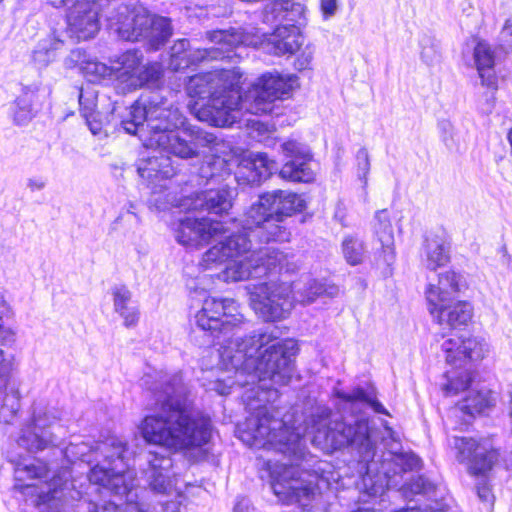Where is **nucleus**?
Wrapping results in <instances>:
<instances>
[{"label": "nucleus", "instance_id": "obj_21", "mask_svg": "<svg viewBox=\"0 0 512 512\" xmlns=\"http://www.w3.org/2000/svg\"><path fill=\"white\" fill-rule=\"evenodd\" d=\"M276 169L277 163L266 153H252L240 163L236 179L241 183L258 185L268 179Z\"/></svg>", "mask_w": 512, "mask_h": 512}, {"label": "nucleus", "instance_id": "obj_19", "mask_svg": "<svg viewBox=\"0 0 512 512\" xmlns=\"http://www.w3.org/2000/svg\"><path fill=\"white\" fill-rule=\"evenodd\" d=\"M89 451L101 454L105 461L111 464V467L116 464L125 467L124 460L128 451L127 443L116 436H111L106 441L98 443L95 448L90 447L86 443L71 444L66 448L67 455H73L84 461L91 462V459L88 457Z\"/></svg>", "mask_w": 512, "mask_h": 512}, {"label": "nucleus", "instance_id": "obj_13", "mask_svg": "<svg viewBox=\"0 0 512 512\" xmlns=\"http://www.w3.org/2000/svg\"><path fill=\"white\" fill-rule=\"evenodd\" d=\"M281 151L288 160L279 171L284 180L293 182H312L315 172L311 167L312 154L309 147L296 140H287L281 144Z\"/></svg>", "mask_w": 512, "mask_h": 512}, {"label": "nucleus", "instance_id": "obj_41", "mask_svg": "<svg viewBox=\"0 0 512 512\" xmlns=\"http://www.w3.org/2000/svg\"><path fill=\"white\" fill-rule=\"evenodd\" d=\"M14 488L19 489L22 493L26 495L34 496L35 493H37V497L33 500V503L36 506L48 504L51 502L52 504L49 505L50 510L48 512H62L58 508V503L55 502L57 493L56 490L50 491L49 489L47 492H37V489L31 484H16Z\"/></svg>", "mask_w": 512, "mask_h": 512}, {"label": "nucleus", "instance_id": "obj_11", "mask_svg": "<svg viewBox=\"0 0 512 512\" xmlns=\"http://www.w3.org/2000/svg\"><path fill=\"white\" fill-rule=\"evenodd\" d=\"M455 458L474 476H487L498 463L500 453L487 439L453 436L448 439Z\"/></svg>", "mask_w": 512, "mask_h": 512}, {"label": "nucleus", "instance_id": "obj_47", "mask_svg": "<svg viewBox=\"0 0 512 512\" xmlns=\"http://www.w3.org/2000/svg\"><path fill=\"white\" fill-rule=\"evenodd\" d=\"M433 489V485L422 476L413 478L409 483L400 487V492L405 498H411L418 494H427Z\"/></svg>", "mask_w": 512, "mask_h": 512}, {"label": "nucleus", "instance_id": "obj_62", "mask_svg": "<svg viewBox=\"0 0 512 512\" xmlns=\"http://www.w3.org/2000/svg\"><path fill=\"white\" fill-rule=\"evenodd\" d=\"M477 494L479 499L483 502H490L493 498L490 488L485 484L477 487Z\"/></svg>", "mask_w": 512, "mask_h": 512}, {"label": "nucleus", "instance_id": "obj_34", "mask_svg": "<svg viewBox=\"0 0 512 512\" xmlns=\"http://www.w3.org/2000/svg\"><path fill=\"white\" fill-rule=\"evenodd\" d=\"M336 396L342 401L343 409L355 410L363 405H368L376 413L388 414L385 407L378 400L361 388H356L350 393L336 391Z\"/></svg>", "mask_w": 512, "mask_h": 512}, {"label": "nucleus", "instance_id": "obj_40", "mask_svg": "<svg viewBox=\"0 0 512 512\" xmlns=\"http://www.w3.org/2000/svg\"><path fill=\"white\" fill-rule=\"evenodd\" d=\"M21 408V394L16 388L8 390L0 404L3 423L9 424L16 417Z\"/></svg>", "mask_w": 512, "mask_h": 512}, {"label": "nucleus", "instance_id": "obj_18", "mask_svg": "<svg viewBox=\"0 0 512 512\" xmlns=\"http://www.w3.org/2000/svg\"><path fill=\"white\" fill-rule=\"evenodd\" d=\"M117 32L127 41H137L147 35L151 22L150 12L142 5H120L117 9Z\"/></svg>", "mask_w": 512, "mask_h": 512}, {"label": "nucleus", "instance_id": "obj_63", "mask_svg": "<svg viewBox=\"0 0 512 512\" xmlns=\"http://www.w3.org/2000/svg\"><path fill=\"white\" fill-rule=\"evenodd\" d=\"M181 503L177 500L167 501L162 504L164 512H180Z\"/></svg>", "mask_w": 512, "mask_h": 512}, {"label": "nucleus", "instance_id": "obj_7", "mask_svg": "<svg viewBox=\"0 0 512 512\" xmlns=\"http://www.w3.org/2000/svg\"><path fill=\"white\" fill-rule=\"evenodd\" d=\"M250 247L251 240L246 234L229 235L204 253L200 265L204 269H212L226 263L217 277L225 282H237L250 278H262L275 270L283 261V254L272 247L254 251L242 260L228 261L229 258L247 252Z\"/></svg>", "mask_w": 512, "mask_h": 512}, {"label": "nucleus", "instance_id": "obj_64", "mask_svg": "<svg viewBox=\"0 0 512 512\" xmlns=\"http://www.w3.org/2000/svg\"><path fill=\"white\" fill-rule=\"evenodd\" d=\"M250 503L247 499H240L237 501L233 512H249Z\"/></svg>", "mask_w": 512, "mask_h": 512}, {"label": "nucleus", "instance_id": "obj_32", "mask_svg": "<svg viewBox=\"0 0 512 512\" xmlns=\"http://www.w3.org/2000/svg\"><path fill=\"white\" fill-rule=\"evenodd\" d=\"M451 366L452 369L444 374L445 382L441 384L442 391L446 396H454L466 391L473 380L472 371L465 368L464 365L456 362V365Z\"/></svg>", "mask_w": 512, "mask_h": 512}, {"label": "nucleus", "instance_id": "obj_2", "mask_svg": "<svg viewBox=\"0 0 512 512\" xmlns=\"http://www.w3.org/2000/svg\"><path fill=\"white\" fill-rule=\"evenodd\" d=\"M256 410L238 427L239 438L248 446L274 448L287 455L290 463H275L269 468L271 488L283 503L309 506L336 481L332 465L306 452L300 433L273 417L266 406Z\"/></svg>", "mask_w": 512, "mask_h": 512}, {"label": "nucleus", "instance_id": "obj_20", "mask_svg": "<svg viewBox=\"0 0 512 512\" xmlns=\"http://www.w3.org/2000/svg\"><path fill=\"white\" fill-rule=\"evenodd\" d=\"M148 466L143 474L149 488L158 494H167L172 489V459L164 454L149 451Z\"/></svg>", "mask_w": 512, "mask_h": 512}, {"label": "nucleus", "instance_id": "obj_17", "mask_svg": "<svg viewBox=\"0 0 512 512\" xmlns=\"http://www.w3.org/2000/svg\"><path fill=\"white\" fill-rule=\"evenodd\" d=\"M211 32L207 33L208 39H210ZM217 47H210L204 49H196L194 51L189 50V41L187 39H179L171 47V56L169 61V68L173 71H179L187 68L190 65L201 63L206 60H216L229 57L228 53L230 49L227 46H223L213 41Z\"/></svg>", "mask_w": 512, "mask_h": 512}, {"label": "nucleus", "instance_id": "obj_10", "mask_svg": "<svg viewBox=\"0 0 512 512\" xmlns=\"http://www.w3.org/2000/svg\"><path fill=\"white\" fill-rule=\"evenodd\" d=\"M250 305L266 322L285 319L294 308L292 287L284 282H261L247 286Z\"/></svg>", "mask_w": 512, "mask_h": 512}, {"label": "nucleus", "instance_id": "obj_55", "mask_svg": "<svg viewBox=\"0 0 512 512\" xmlns=\"http://www.w3.org/2000/svg\"><path fill=\"white\" fill-rule=\"evenodd\" d=\"M498 47L505 53L512 52V22L506 20L498 37Z\"/></svg>", "mask_w": 512, "mask_h": 512}, {"label": "nucleus", "instance_id": "obj_38", "mask_svg": "<svg viewBox=\"0 0 512 512\" xmlns=\"http://www.w3.org/2000/svg\"><path fill=\"white\" fill-rule=\"evenodd\" d=\"M284 219H276L269 217L258 229H256L251 236L258 238L262 242L270 241H285L288 239V233L285 226L282 225ZM248 236L247 232H245Z\"/></svg>", "mask_w": 512, "mask_h": 512}, {"label": "nucleus", "instance_id": "obj_25", "mask_svg": "<svg viewBox=\"0 0 512 512\" xmlns=\"http://www.w3.org/2000/svg\"><path fill=\"white\" fill-rule=\"evenodd\" d=\"M474 60L481 78L482 85L492 89V95L488 100L494 99L497 90V79L494 73L495 56L489 43L479 41L474 48Z\"/></svg>", "mask_w": 512, "mask_h": 512}, {"label": "nucleus", "instance_id": "obj_58", "mask_svg": "<svg viewBox=\"0 0 512 512\" xmlns=\"http://www.w3.org/2000/svg\"><path fill=\"white\" fill-rule=\"evenodd\" d=\"M41 90V81H36L32 84L23 85L22 94L20 97H26L28 102L36 105L39 100V92Z\"/></svg>", "mask_w": 512, "mask_h": 512}, {"label": "nucleus", "instance_id": "obj_24", "mask_svg": "<svg viewBox=\"0 0 512 512\" xmlns=\"http://www.w3.org/2000/svg\"><path fill=\"white\" fill-rule=\"evenodd\" d=\"M234 189L223 186L218 189H208L197 196L194 207L206 210L208 213L222 215L232 208Z\"/></svg>", "mask_w": 512, "mask_h": 512}, {"label": "nucleus", "instance_id": "obj_43", "mask_svg": "<svg viewBox=\"0 0 512 512\" xmlns=\"http://www.w3.org/2000/svg\"><path fill=\"white\" fill-rule=\"evenodd\" d=\"M343 254L350 265L362 263L365 255L364 243L352 236L346 237L342 243Z\"/></svg>", "mask_w": 512, "mask_h": 512}, {"label": "nucleus", "instance_id": "obj_15", "mask_svg": "<svg viewBox=\"0 0 512 512\" xmlns=\"http://www.w3.org/2000/svg\"><path fill=\"white\" fill-rule=\"evenodd\" d=\"M446 354V362L456 365V362L464 365L469 362L483 360L489 352V347L484 338L475 335H454L446 339L442 345Z\"/></svg>", "mask_w": 512, "mask_h": 512}, {"label": "nucleus", "instance_id": "obj_56", "mask_svg": "<svg viewBox=\"0 0 512 512\" xmlns=\"http://www.w3.org/2000/svg\"><path fill=\"white\" fill-rule=\"evenodd\" d=\"M207 160L212 171L216 172L218 180L230 174L227 161L223 157L212 155L211 157H207Z\"/></svg>", "mask_w": 512, "mask_h": 512}, {"label": "nucleus", "instance_id": "obj_33", "mask_svg": "<svg viewBox=\"0 0 512 512\" xmlns=\"http://www.w3.org/2000/svg\"><path fill=\"white\" fill-rule=\"evenodd\" d=\"M56 441L57 435L55 432L42 431L29 424L22 430L18 444L30 452H36L55 444Z\"/></svg>", "mask_w": 512, "mask_h": 512}, {"label": "nucleus", "instance_id": "obj_60", "mask_svg": "<svg viewBox=\"0 0 512 512\" xmlns=\"http://www.w3.org/2000/svg\"><path fill=\"white\" fill-rule=\"evenodd\" d=\"M320 9L325 20L333 17L338 10L337 0H320Z\"/></svg>", "mask_w": 512, "mask_h": 512}, {"label": "nucleus", "instance_id": "obj_26", "mask_svg": "<svg viewBox=\"0 0 512 512\" xmlns=\"http://www.w3.org/2000/svg\"><path fill=\"white\" fill-rule=\"evenodd\" d=\"M422 261L427 269L433 271L450 261V246L444 237L437 234H429L425 237Z\"/></svg>", "mask_w": 512, "mask_h": 512}, {"label": "nucleus", "instance_id": "obj_8", "mask_svg": "<svg viewBox=\"0 0 512 512\" xmlns=\"http://www.w3.org/2000/svg\"><path fill=\"white\" fill-rule=\"evenodd\" d=\"M210 39L218 44L227 46L230 51L239 46H261L267 53L283 56L294 54L303 45V36L294 25H279L273 33L262 40L242 29L211 31Z\"/></svg>", "mask_w": 512, "mask_h": 512}, {"label": "nucleus", "instance_id": "obj_4", "mask_svg": "<svg viewBox=\"0 0 512 512\" xmlns=\"http://www.w3.org/2000/svg\"><path fill=\"white\" fill-rule=\"evenodd\" d=\"M143 385L156 396L157 411L146 416L140 430L146 442L186 449L201 447L211 438V421L195 410L181 374L145 375Z\"/></svg>", "mask_w": 512, "mask_h": 512}, {"label": "nucleus", "instance_id": "obj_53", "mask_svg": "<svg viewBox=\"0 0 512 512\" xmlns=\"http://www.w3.org/2000/svg\"><path fill=\"white\" fill-rule=\"evenodd\" d=\"M357 174L359 179L363 181L364 186L367 185V176L370 171V159L366 148H360L356 154Z\"/></svg>", "mask_w": 512, "mask_h": 512}, {"label": "nucleus", "instance_id": "obj_42", "mask_svg": "<svg viewBox=\"0 0 512 512\" xmlns=\"http://www.w3.org/2000/svg\"><path fill=\"white\" fill-rule=\"evenodd\" d=\"M80 69L89 82H98L113 74L112 67L92 59L82 61Z\"/></svg>", "mask_w": 512, "mask_h": 512}, {"label": "nucleus", "instance_id": "obj_37", "mask_svg": "<svg viewBox=\"0 0 512 512\" xmlns=\"http://www.w3.org/2000/svg\"><path fill=\"white\" fill-rule=\"evenodd\" d=\"M142 63V54L136 50H128L120 55L112 66L113 73L118 77L127 76L131 80V85L136 86L134 77L137 75Z\"/></svg>", "mask_w": 512, "mask_h": 512}, {"label": "nucleus", "instance_id": "obj_12", "mask_svg": "<svg viewBox=\"0 0 512 512\" xmlns=\"http://www.w3.org/2000/svg\"><path fill=\"white\" fill-rule=\"evenodd\" d=\"M118 464L112 467L95 465L89 473V481L102 485L111 491L114 496L125 497L126 509H135L137 512H148L136 502L137 494L133 492L135 487V473L133 470H124Z\"/></svg>", "mask_w": 512, "mask_h": 512}, {"label": "nucleus", "instance_id": "obj_31", "mask_svg": "<svg viewBox=\"0 0 512 512\" xmlns=\"http://www.w3.org/2000/svg\"><path fill=\"white\" fill-rule=\"evenodd\" d=\"M268 193L272 197V211L275 213L276 219H284L304 209V200L295 192L275 190Z\"/></svg>", "mask_w": 512, "mask_h": 512}, {"label": "nucleus", "instance_id": "obj_39", "mask_svg": "<svg viewBox=\"0 0 512 512\" xmlns=\"http://www.w3.org/2000/svg\"><path fill=\"white\" fill-rule=\"evenodd\" d=\"M48 474L47 465L39 460L29 464L19 463L15 468V480L24 482L27 479H42Z\"/></svg>", "mask_w": 512, "mask_h": 512}, {"label": "nucleus", "instance_id": "obj_57", "mask_svg": "<svg viewBox=\"0 0 512 512\" xmlns=\"http://www.w3.org/2000/svg\"><path fill=\"white\" fill-rule=\"evenodd\" d=\"M314 57V49L311 46H306L304 49L300 51L296 60H295V68L299 71L310 69L312 60Z\"/></svg>", "mask_w": 512, "mask_h": 512}, {"label": "nucleus", "instance_id": "obj_30", "mask_svg": "<svg viewBox=\"0 0 512 512\" xmlns=\"http://www.w3.org/2000/svg\"><path fill=\"white\" fill-rule=\"evenodd\" d=\"M271 201L272 197L270 194L268 192L264 193L259 196L258 200L245 213L243 229L249 231V235L258 229L269 217L276 218L275 213L272 211Z\"/></svg>", "mask_w": 512, "mask_h": 512}, {"label": "nucleus", "instance_id": "obj_50", "mask_svg": "<svg viewBox=\"0 0 512 512\" xmlns=\"http://www.w3.org/2000/svg\"><path fill=\"white\" fill-rule=\"evenodd\" d=\"M287 9L288 8L285 7V0H278L268 3L263 11L264 22L269 24L284 22L285 10Z\"/></svg>", "mask_w": 512, "mask_h": 512}, {"label": "nucleus", "instance_id": "obj_52", "mask_svg": "<svg viewBox=\"0 0 512 512\" xmlns=\"http://www.w3.org/2000/svg\"><path fill=\"white\" fill-rule=\"evenodd\" d=\"M162 76L161 66L158 63H151L145 66L140 67L137 73V81L140 84L144 83H156Z\"/></svg>", "mask_w": 512, "mask_h": 512}, {"label": "nucleus", "instance_id": "obj_27", "mask_svg": "<svg viewBox=\"0 0 512 512\" xmlns=\"http://www.w3.org/2000/svg\"><path fill=\"white\" fill-rule=\"evenodd\" d=\"M114 311L123 319V325L126 328L137 326L140 319V310L132 305L133 294L125 285H116L112 287Z\"/></svg>", "mask_w": 512, "mask_h": 512}, {"label": "nucleus", "instance_id": "obj_29", "mask_svg": "<svg viewBox=\"0 0 512 512\" xmlns=\"http://www.w3.org/2000/svg\"><path fill=\"white\" fill-rule=\"evenodd\" d=\"M137 172L141 178L147 179L149 182L170 178L174 175L170 158L163 155L161 151H154L153 155L147 159L140 160Z\"/></svg>", "mask_w": 512, "mask_h": 512}, {"label": "nucleus", "instance_id": "obj_3", "mask_svg": "<svg viewBox=\"0 0 512 512\" xmlns=\"http://www.w3.org/2000/svg\"><path fill=\"white\" fill-rule=\"evenodd\" d=\"M306 432L311 442L321 449L348 446L355 449L365 469L363 483L374 496L381 495L385 489L396 488L398 474L421 466V459L413 453L389 452L383 459L376 460L368 421L362 416H340L332 414L327 407L318 406L307 422Z\"/></svg>", "mask_w": 512, "mask_h": 512}, {"label": "nucleus", "instance_id": "obj_23", "mask_svg": "<svg viewBox=\"0 0 512 512\" xmlns=\"http://www.w3.org/2000/svg\"><path fill=\"white\" fill-rule=\"evenodd\" d=\"M439 325H447L451 328L467 325L472 319L473 308L470 303L459 301L454 304L443 302V305H435V312L431 313Z\"/></svg>", "mask_w": 512, "mask_h": 512}, {"label": "nucleus", "instance_id": "obj_45", "mask_svg": "<svg viewBox=\"0 0 512 512\" xmlns=\"http://www.w3.org/2000/svg\"><path fill=\"white\" fill-rule=\"evenodd\" d=\"M31 425L42 431L54 432L55 429H60L57 426V418L45 407H39L34 410Z\"/></svg>", "mask_w": 512, "mask_h": 512}, {"label": "nucleus", "instance_id": "obj_22", "mask_svg": "<svg viewBox=\"0 0 512 512\" xmlns=\"http://www.w3.org/2000/svg\"><path fill=\"white\" fill-rule=\"evenodd\" d=\"M461 275L454 271H446L439 275L438 284H429L426 289V299L430 313L435 312V305L451 302L454 294L460 291Z\"/></svg>", "mask_w": 512, "mask_h": 512}, {"label": "nucleus", "instance_id": "obj_46", "mask_svg": "<svg viewBox=\"0 0 512 512\" xmlns=\"http://www.w3.org/2000/svg\"><path fill=\"white\" fill-rule=\"evenodd\" d=\"M285 7L288 8L285 10V21L287 22L286 25H294L295 27L304 25L306 22V7L299 3L295 2L293 0H285Z\"/></svg>", "mask_w": 512, "mask_h": 512}, {"label": "nucleus", "instance_id": "obj_28", "mask_svg": "<svg viewBox=\"0 0 512 512\" xmlns=\"http://www.w3.org/2000/svg\"><path fill=\"white\" fill-rule=\"evenodd\" d=\"M373 230L381 245L383 259L389 266L394 261L395 253L393 228L386 209L376 211L373 220Z\"/></svg>", "mask_w": 512, "mask_h": 512}, {"label": "nucleus", "instance_id": "obj_51", "mask_svg": "<svg viewBox=\"0 0 512 512\" xmlns=\"http://www.w3.org/2000/svg\"><path fill=\"white\" fill-rule=\"evenodd\" d=\"M86 125L91 133L95 136H107L106 125L109 120L104 117L99 111L92 113L90 116H84Z\"/></svg>", "mask_w": 512, "mask_h": 512}, {"label": "nucleus", "instance_id": "obj_36", "mask_svg": "<svg viewBox=\"0 0 512 512\" xmlns=\"http://www.w3.org/2000/svg\"><path fill=\"white\" fill-rule=\"evenodd\" d=\"M151 22L147 27V35L144 39L149 41L150 47L154 50L159 49L172 35L170 20L166 17L151 14Z\"/></svg>", "mask_w": 512, "mask_h": 512}, {"label": "nucleus", "instance_id": "obj_54", "mask_svg": "<svg viewBox=\"0 0 512 512\" xmlns=\"http://www.w3.org/2000/svg\"><path fill=\"white\" fill-rule=\"evenodd\" d=\"M488 405L486 396L477 392L474 397H467L465 399L463 409H466L470 414L481 413Z\"/></svg>", "mask_w": 512, "mask_h": 512}, {"label": "nucleus", "instance_id": "obj_6", "mask_svg": "<svg viewBox=\"0 0 512 512\" xmlns=\"http://www.w3.org/2000/svg\"><path fill=\"white\" fill-rule=\"evenodd\" d=\"M241 73L236 69H216L191 76L186 83L191 113L202 122L217 127L232 125L241 111L238 90Z\"/></svg>", "mask_w": 512, "mask_h": 512}, {"label": "nucleus", "instance_id": "obj_9", "mask_svg": "<svg viewBox=\"0 0 512 512\" xmlns=\"http://www.w3.org/2000/svg\"><path fill=\"white\" fill-rule=\"evenodd\" d=\"M296 80L294 75L276 71L263 74L241 95V110L255 115L272 112L276 100L290 96Z\"/></svg>", "mask_w": 512, "mask_h": 512}, {"label": "nucleus", "instance_id": "obj_1", "mask_svg": "<svg viewBox=\"0 0 512 512\" xmlns=\"http://www.w3.org/2000/svg\"><path fill=\"white\" fill-rule=\"evenodd\" d=\"M196 324L204 331L223 336L217 350H207L202 358L203 386L225 396L235 386H251L243 396L245 400L257 398L259 389L274 385H287L294 371L293 358L297 343L292 339H279L274 331L257 330L245 337H235L246 320L239 305L231 298L209 297L195 315Z\"/></svg>", "mask_w": 512, "mask_h": 512}, {"label": "nucleus", "instance_id": "obj_35", "mask_svg": "<svg viewBox=\"0 0 512 512\" xmlns=\"http://www.w3.org/2000/svg\"><path fill=\"white\" fill-rule=\"evenodd\" d=\"M63 42L58 39L40 40L31 54V61L38 70L45 69L57 58V51L61 48Z\"/></svg>", "mask_w": 512, "mask_h": 512}, {"label": "nucleus", "instance_id": "obj_59", "mask_svg": "<svg viewBox=\"0 0 512 512\" xmlns=\"http://www.w3.org/2000/svg\"><path fill=\"white\" fill-rule=\"evenodd\" d=\"M122 503H115L113 501L105 502L101 506L96 503H89L88 509L90 512H125Z\"/></svg>", "mask_w": 512, "mask_h": 512}, {"label": "nucleus", "instance_id": "obj_5", "mask_svg": "<svg viewBox=\"0 0 512 512\" xmlns=\"http://www.w3.org/2000/svg\"><path fill=\"white\" fill-rule=\"evenodd\" d=\"M184 123L185 117L178 107L157 93L141 96L121 121L127 133L148 136V145L182 159L198 157L204 148L217 151L216 147L220 144L218 138L200 127L188 126L175 131Z\"/></svg>", "mask_w": 512, "mask_h": 512}, {"label": "nucleus", "instance_id": "obj_14", "mask_svg": "<svg viewBox=\"0 0 512 512\" xmlns=\"http://www.w3.org/2000/svg\"><path fill=\"white\" fill-rule=\"evenodd\" d=\"M228 231L223 222L187 216L179 221L175 229V239L181 245L193 247L223 237Z\"/></svg>", "mask_w": 512, "mask_h": 512}, {"label": "nucleus", "instance_id": "obj_48", "mask_svg": "<svg viewBox=\"0 0 512 512\" xmlns=\"http://www.w3.org/2000/svg\"><path fill=\"white\" fill-rule=\"evenodd\" d=\"M97 91L88 86L85 88H81L79 92V106L81 116H90L92 113L97 112Z\"/></svg>", "mask_w": 512, "mask_h": 512}, {"label": "nucleus", "instance_id": "obj_16", "mask_svg": "<svg viewBox=\"0 0 512 512\" xmlns=\"http://www.w3.org/2000/svg\"><path fill=\"white\" fill-rule=\"evenodd\" d=\"M98 0H85L67 13V32L70 37L81 40L93 38L100 29Z\"/></svg>", "mask_w": 512, "mask_h": 512}, {"label": "nucleus", "instance_id": "obj_49", "mask_svg": "<svg viewBox=\"0 0 512 512\" xmlns=\"http://www.w3.org/2000/svg\"><path fill=\"white\" fill-rule=\"evenodd\" d=\"M34 105L26 97H18L13 106V119L17 125H24L33 117Z\"/></svg>", "mask_w": 512, "mask_h": 512}, {"label": "nucleus", "instance_id": "obj_44", "mask_svg": "<svg viewBox=\"0 0 512 512\" xmlns=\"http://www.w3.org/2000/svg\"><path fill=\"white\" fill-rule=\"evenodd\" d=\"M338 293L339 288L335 285H326L322 282L311 280L307 283V286L304 289L302 301L306 304H310L318 296L327 295L329 297H334Z\"/></svg>", "mask_w": 512, "mask_h": 512}, {"label": "nucleus", "instance_id": "obj_61", "mask_svg": "<svg viewBox=\"0 0 512 512\" xmlns=\"http://www.w3.org/2000/svg\"><path fill=\"white\" fill-rule=\"evenodd\" d=\"M198 174H199L200 178L205 179L207 182L208 181H215V182L218 181V178L216 177V172L212 171L207 158L201 164Z\"/></svg>", "mask_w": 512, "mask_h": 512}]
</instances>
